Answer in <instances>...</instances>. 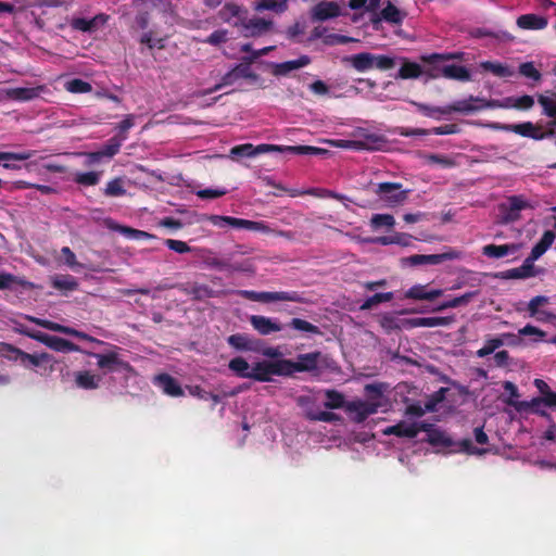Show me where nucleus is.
I'll return each mask as SVG.
<instances>
[{"label":"nucleus","instance_id":"obj_1","mask_svg":"<svg viewBox=\"0 0 556 556\" xmlns=\"http://www.w3.org/2000/svg\"><path fill=\"white\" fill-rule=\"evenodd\" d=\"M412 104L416 106V109L428 117H434L437 114L439 115H448L453 112L462 113V114H470L483 109L496 108L500 106L497 101H486L484 99H480L473 96H470L468 99L458 100L454 103L446 106H431L425 103L412 101Z\"/></svg>","mask_w":556,"mask_h":556},{"label":"nucleus","instance_id":"obj_2","mask_svg":"<svg viewBox=\"0 0 556 556\" xmlns=\"http://www.w3.org/2000/svg\"><path fill=\"white\" fill-rule=\"evenodd\" d=\"M237 294L241 298L253 301V302H263L270 303L276 301H286V302H294L302 303L303 296L298 291H262L257 292L254 290H238Z\"/></svg>","mask_w":556,"mask_h":556},{"label":"nucleus","instance_id":"obj_3","mask_svg":"<svg viewBox=\"0 0 556 556\" xmlns=\"http://www.w3.org/2000/svg\"><path fill=\"white\" fill-rule=\"evenodd\" d=\"M400 182H379L371 184L372 192L388 206L402 204L408 195V190H404Z\"/></svg>","mask_w":556,"mask_h":556},{"label":"nucleus","instance_id":"obj_4","mask_svg":"<svg viewBox=\"0 0 556 556\" xmlns=\"http://www.w3.org/2000/svg\"><path fill=\"white\" fill-rule=\"evenodd\" d=\"M283 363V358L277 361L264 359L256 362L251 367L250 379L260 382H270L273 381V376L287 377L286 367Z\"/></svg>","mask_w":556,"mask_h":556},{"label":"nucleus","instance_id":"obj_5","mask_svg":"<svg viewBox=\"0 0 556 556\" xmlns=\"http://www.w3.org/2000/svg\"><path fill=\"white\" fill-rule=\"evenodd\" d=\"M323 354L319 351L300 354L296 361L283 358L287 377L293 376L295 372H314L319 368V362Z\"/></svg>","mask_w":556,"mask_h":556},{"label":"nucleus","instance_id":"obj_6","mask_svg":"<svg viewBox=\"0 0 556 556\" xmlns=\"http://www.w3.org/2000/svg\"><path fill=\"white\" fill-rule=\"evenodd\" d=\"M24 333L56 352L70 353L80 351L77 344L61 337L50 336L41 331H25Z\"/></svg>","mask_w":556,"mask_h":556},{"label":"nucleus","instance_id":"obj_7","mask_svg":"<svg viewBox=\"0 0 556 556\" xmlns=\"http://www.w3.org/2000/svg\"><path fill=\"white\" fill-rule=\"evenodd\" d=\"M325 141L334 148L351 149L356 151L377 150L384 142L382 137L376 135H368L366 136L365 140L329 139Z\"/></svg>","mask_w":556,"mask_h":556},{"label":"nucleus","instance_id":"obj_8","mask_svg":"<svg viewBox=\"0 0 556 556\" xmlns=\"http://www.w3.org/2000/svg\"><path fill=\"white\" fill-rule=\"evenodd\" d=\"M462 253L459 251L450 249L448 251H445L443 253L439 254H414L404 260V262L410 266H418V265H438L446 261L457 260L460 258Z\"/></svg>","mask_w":556,"mask_h":556},{"label":"nucleus","instance_id":"obj_9","mask_svg":"<svg viewBox=\"0 0 556 556\" xmlns=\"http://www.w3.org/2000/svg\"><path fill=\"white\" fill-rule=\"evenodd\" d=\"M249 15V10L241 4L236 2H226L223 8L218 11V17L227 24L240 29Z\"/></svg>","mask_w":556,"mask_h":556},{"label":"nucleus","instance_id":"obj_10","mask_svg":"<svg viewBox=\"0 0 556 556\" xmlns=\"http://www.w3.org/2000/svg\"><path fill=\"white\" fill-rule=\"evenodd\" d=\"M380 406V402L356 400L348 402L345 404V410L349 414H354L352 416L353 421L361 424L364 422L370 415L376 414Z\"/></svg>","mask_w":556,"mask_h":556},{"label":"nucleus","instance_id":"obj_11","mask_svg":"<svg viewBox=\"0 0 556 556\" xmlns=\"http://www.w3.org/2000/svg\"><path fill=\"white\" fill-rule=\"evenodd\" d=\"M296 404L304 409L305 418L308 420L324 422H336L341 420V417L336 413L314 410V399L311 396H299L296 399Z\"/></svg>","mask_w":556,"mask_h":556},{"label":"nucleus","instance_id":"obj_12","mask_svg":"<svg viewBox=\"0 0 556 556\" xmlns=\"http://www.w3.org/2000/svg\"><path fill=\"white\" fill-rule=\"evenodd\" d=\"M274 27V22L263 17H245L243 25L240 27V34L245 38H256L269 33Z\"/></svg>","mask_w":556,"mask_h":556},{"label":"nucleus","instance_id":"obj_13","mask_svg":"<svg viewBox=\"0 0 556 556\" xmlns=\"http://www.w3.org/2000/svg\"><path fill=\"white\" fill-rule=\"evenodd\" d=\"M90 355L97 358V365L101 369H106L109 371H130L132 369V366L128 362L121 359L118 354L115 352H110L106 354L90 353Z\"/></svg>","mask_w":556,"mask_h":556},{"label":"nucleus","instance_id":"obj_14","mask_svg":"<svg viewBox=\"0 0 556 556\" xmlns=\"http://www.w3.org/2000/svg\"><path fill=\"white\" fill-rule=\"evenodd\" d=\"M341 15V8L334 1H320L311 11L313 22H325Z\"/></svg>","mask_w":556,"mask_h":556},{"label":"nucleus","instance_id":"obj_15","mask_svg":"<svg viewBox=\"0 0 556 556\" xmlns=\"http://www.w3.org/2000/svg\"><path fill=\"white\" fill-rule=\"evenodd\" d=\"M249 321L253 329L261 336H269L283 329V325L280 324L277 319L262 315H251L249 317Z\"/></svg>","mask_w":556,"mask_h":556},{"label":"nucleus","instance_id":"obj_16","mask_svg":"<svg viewBox=\"0 0 556 556\" xmlns=\"http://www.w3.org/2000/svg\"><path fill=\"white\" fill-rule=\"evenodd\" d=\"M153 384L160 388L166 395L173 397H179L184 395V390L180 383L169 374L163 372L154 376Z\"/></svg>","mask_w":556,"mask_h":556},{"label":"nucleus","instance_id":"obj_17","mask_svg":"<svg viewBox=\"0 0 556 556\" xmlns=\"http://www.w3.org/2000/svg\"><path fill=\"white\" fill-rule=\"evenodd\" d=\"M427 432L426 441L432 446L450 447L453 445L452 440L444 431L434 428L432 424L419 422V432Z\"/></svg>","mask_w":556,"mask_h":556},{"label":"nucleus","instance_id":"obj_18","mask_svg":"<svg viewBox=\"0 0 556 556\" xmlns=\"http://www.w3.org/2000/svg\"><path fill=\"white\" fill-rule=\"evenodd\" d=\"M497 128L515 132L522 137L532 138L534 140H542L545 138L546 134L541 131L539 127H536L531 122H525L520 124H510V125H502Z\"/></svg>","mask_w":556,"mask_h":556},{"label":"nucleus","instance_id":"obj_19","mask_svg":"<svg viewBox=\"0 0 556 556\" xmlns=\"http://www.w3.org/2000/svg\"><path fill=\"white\" fill-rule=\"evenodd\" d=\"M443 295L442 289H429L428 285H414L405 291V299L433 301Z\"/></svg>","mask_w":556,"mask_h":556},{"label":"nucleus","instance_id":"obj_20","mask_svg":"<svg viewBox=\"0 0 556 556\" xmlns=\"http://www.w3.org/2000/svg\"><path fill=\"white\" fill-rule=\"evenodd\" d=\"M53 356L49 353L42 352L39 354H29L24 352V355L21 361V365L24 368H47L46 365H49V371H53Z\"/></svg>","mask_w":556,"mask_h":556},{"label":"nucleus","instance_id":"obj_21","mask_svg":"<svg viewBox=\"0 0 556 556\" xmlns=\"http://www.w3.org/2000/svg\"><path fill=\"white\" fill-rule=\"evenodd\" d=\"M455 321L454 316H435V317H415L408 319V325L413 328L425 327H446Z\"/></svg>","mask_w":556,"mask_h":556},{"label":"nucleus","instance_id":"obj_22","mask_svg":"<svg viewBox=\"0 0 556 556\" xmlns=\"http://www.w3.org/2000/svg\"><path fill=\"white\" fill-rule=\"evenodd\" d=\"M517 26L525 30H542L547 27L548 20L545 16L528 13L517 17Z\"/></svg>","mask_w":556,"mask_h":556},{"label":"nucleus","instance_id":"obj_23","mask_svg":"<svg viewBox=\"0 0 556 556\" xmlns=\"http://www.w3.org/2000/svg\"><path fill=\"white\" fill-rule=\"evenodd\" d=\"M520 249L517 243L506 244H486L482 248V254L489 258L500 260L508 255L516 254Z\"/></svg>","mask_w":556,"mask_h":556},{"label":"nucleus","instance_id":"obj_24","mask_svg":"<svg viewBox=\"0 0 556 556\" xmlns=\"http://www.w3.org/2000/svg\"><path fill=\"white\" fill-rule=\"evenodd\" d=\"M382 432L384 435L414 439L419 433V424L408 425L405 421H400L396 425L387 427Z\"/></svg>","mask_w":556,"mask_h":556},{"label":"nucleus","instance_id":"obj_25","mask_svg":"<svg viewBox=\"0 0 556 556\" xmlns=\"http://www.w3.org/2000/svg\"><path fill=\"white\" fill-rule=\"evenodd\" d=\"M533 261L528 256L521 266L510 268L502 273V277L505 279H527L536 276V269L533 265Z\"/></svg>","mask_w":556,"mask_h":556},{"label":"nucleus","instance_id":"obj_26","mask_svg":"<svg viewBox=\"0 0 556 556\" xmlns=\"http://www.w3.org/2000/svg\"><path fill=\"white\" fill-rule=\"evenodd\" d=\"M312 62L308 55H301L296 60H290L281 63H277L274 65L273 74L275 76H286L291 71L302 68L304 66L309 65Z\"/></svg>","mask_w":556,"mask_h":556},{"label":"nucleus","instance_id":"obj_27","mask_svg":"<svg viewBox=\"0 0 556 556\" xmlns=\"http://www.w3.org/2000/svg\"><path fill=\"white\" fill-rule=\"evenodd\" d=\"M223 220L226 222L227 227H232L237 229H247L251 231L262 232H267L269 230V227L264 222H254L232 216H226V219Z\"/></svg>","mask_w":556,"mask_h":556},{"label":"nucleus","instance_id":"obj_28","mask_svg":"<svg viewBox=\"0 0 556 556\" xmlns=\"http://www.w3.org/2000/svg\"><path fill=\"white\" fill-rule=\"evenodd\" d=\"M43 91V86L17 87L8 90L7 94L11 100L25 102L36 99Z\"/></svg>","mask_w":556,"mask_h":556},{"label":"nucleus","instance_id":"obj_29","mask_svg":"<svg viewBox=\"0 0 556 556\" xmlns=\"http://www.w3.org/2000/svg\"><path fill=\"white\" fill-rule=\"evenodd\" d=\"M556 233L553 230L544 231L541 239L532 248L529 257L534 262L539 260L553 244L555 241Z\"/></svg>","mask_w":556,"mask_h":556},{"label":"nucleus","instance_id":"obj_30","mask_svg":"<svg viewBox=\"0 0 556 556\" xmlns=\"http://www.w3.org/2000/svg\"><path fill=\"white\" fill-rule=\"evenodd\" d=\"M345 61L357 72H366L374 68L372 53L361 52L345 58Z\"/></svg>","mask_w":556,"mask_h":556},{"label":"nucleus","instance_id":"obj_31","mask_svg":"<svg viewBox=\"0 0 556 556\" xmlns=\"http://www.w3.org/2000/svg\"><path fill=\"white\" fill-rule=\"evenodd\" d=\"M548 303V298L547 296H544V295H536L534 298H532L530 300V302L528 303V311L530 313V316L532 317H536L538 320L540 321H547L549 320L552 317H554V315L552 313H548V312H540L539 311V307L541 305H544V304H547Z\"/></svg>","mask_w":556,"mask_h":556},{"label":"nucleus","instance_id":"obj_32","mask_svg":"<svg viewBox=\"0 0 556 556\" xmlns=\"http://www.w3.org/2000/svg\"><path fill=\"white\" fill-rule=\"evenodd\" d=\"M479 294V291H469V292H466L459 296H455L448 301H444L442 302L441 304H439L437 307H434L432 309V312H442L444 309H447V308H455V307H459V306H465L467 305L468 303H470V301Z\"/></svg>","mask_w":556,"mask_h":556},{"label":"nucleus","instance_id":"obj_33","mask_svg":"<svg viewBox=\"0 0 556 556\" xmlns=\"http://www.w3.org/2000/svg\"><path fill=\"white\" fill-rule=\"evenodd\" d=\"M441 74L445 78L460 81H468L471 77L470 72L465 66L457 64L444 65L441 68Z\"/></svg>","mask_w":556,"mask_h":556},{"label":"nucleus","instance_id":"obj_34","mask_svg":"<svg viewBox=\"0 0 556 556\" xmlns=\"http://www.w3.org/2000/svg\"><path fill=\"white\" fill-rule=\"evenodd\" d=\"M51 286L60 291H75L78 289V281L72 275H54L51 277Z\"/></svg>","mask_w":556,"mask_h":556},{"label":"nucleus","instance_id":"obj_35","mask_svg":"<svg viewBox=\"0 0 556 556\" xmlns=\"http://www.w3.org/2000/svg\"><path fill=\"white\" fill-rule=\"evenodd\" d=\"M13 285H18L27 290H33L36 288L34 282L14 276L10 273H1L0 274V290L10 289Z\"/></svg>","mask_w":556,"mask_h":556},{"label":"nucleus","instance_id":"obj_36","mask_svg":"<svg viewBox=\"0 0 556 556\" xmlns=\"http://www.w3.org/2000/svg\"><path fill=\"white\" fill-rule=\"evenodd\" d=\"M227 343L238 351H253L254 341L247 333H235L227 338Z\"/></svg>","mask_w":556,"mask_h":556},{"label":"nucleus","instance_id":"obj_37","mask_svg":"<svg viewBox=\"0 0 556 556\" xmlns=\"http://www.w3.org/2000/svg\"><path fill=\"white\" fill-rule=\"evenodd\" d=\"M505 403L513 406L518 412L530 410L532 413H539V407L544 405L542 396L533 397L530 401H514L513 399H507Z\"/></svg>","mask_w":556,"mask_h":556},{"label":"nucleus","instance_id":"obj_38","mask_svg":"<svg viewBox=\"0 0 556 556\" xmlns=\"http://www.w3.org/2000/svg\"><path fill=\"white\" fill-rule=\"evenodd\" d=\"M126 139L124 136L122 139H118L116 137H113L109 140L108 144L104 146L103 150L100 152H94L90 154V157L93 162L99 161L101 156H109L112 157L115 154L118 153L122 141Z\"/></svg>","mask_w":556,"mask_h":556},{"label":"nucleus","instance_id":"obj_39","mask_svg":"<svg viewBox=\"0 0 556 556\" xmlns=\"http://www.w3.org/2000/svg\"><path fill=\"white\" fill-rule=\"evenodd\" d=\"M380 15L383 21L395 25L402 24L405 17V13L390 1H388L387 5L381 10Z\"/></svg>","mask_w":556,"mask_h":556},{"label":"nucleus","instance_id":"obj_40","mask_svg":"<svg viewBox=\"0 0 556 556\" xmlns=\"http://www.w3.org/2000/svg\"><path fill=\"white\" fill-rule=\"evenodd\" d=\"M228 367L240 378H251V367L245 358L237 356L230 359Z\"/></svg>","mask_w":556,"mask_h":556},{"label":"nucleus","instance_id":"obj_41","mask_svg":"<svg viewBox=\"0 0 556 556\" xmlns=\"http://www.w3.org/2000/svg\"><path fill=\"white\" fill-rule=\"evenodd\" d=\"M287 327L292 328V329H294L296 331H300V332H306V333L317 334V336L323 334V332L319 329V327L313 325L312 323H309V321H307L305 319H301V318H292L287 324Z\"/></svg>","mask_w":556,"mask_h":556},{"label":"nucleus","instance_id":"obj_42","mask_svg":"<svg viewBox=\"0 0 556 556\" xmlns=\"http://www.w3.org/2000/svg\"><path fill=\"white\" fill-rule=\"evenodd\" d=\"M288 9V0H261L256 3V11H273L283 13Z\"/></svg>","mask_w":556,"mask_h":556},{"label":"nucleus","instance_id":"obj_43","mask_svg":"<svg viewBox=\"0 0 556 556\" xmlns=\"http://www.w3.org/2000/svg\"><path fill=\"white\" fill-rule=\"evenodd\" d=\"M24 355V351L11 343L0 342V357L11 362H20Z\"/></svg>","mask_w":556,"mask_h":556},{"label":"nucleus","instance_id":"obj_44","mask_svg":"<svg viewBox=\"0 0 556 556\" xmlns=\"http://www.w3.org/2000/svg\"><path fill=\"white\" fill-rule=\"evenodd\" d=\"M504 345V339H502V334L494 338H486L484 345L476 352V355L480 358H483L492 353H494L497 349Z\"/></svg>","mask_w":556,"mask_h":556},{"label":"nucleus","instance_id":"obj_45","mask_svg":"<svg viewBox=\"0 0 556 556\" xmlns=\"http://www.w3.org/2000/svg\"><path fill=\"white\" fill-rule=\"evenodd\" d=\"M99 377L89 371H79L76 375V384L86 390L97 389L99 386Z\"/></svg>","mask_w":556,"mask_h":556},{"label":"nucleus","instance_id":"obj_46","mask_svg":"<svg viewBox=\"0 0 556 556\" xmlns=\"http://www.w3.org/2000/svg\"><path fill=\"white\" fill-rule=\"evenodd\" d=\"M421 73L422 68L418 63L406 61L401 66L397 77L402 79L418 78Z\"/></svg>","mask_w":556,"mask_h":556},{"label":"nucleus","instance_id":"obj_47","mask_svg":"<svg viewBox=\"0 0 556 556\" xmlns=\"http://www.w3.org/2000/svg\"><path fill=\"white\" fill-rule=\"evenodd\" d=\"M327 401L324 403V406L328 409H338L341 407L345 408V401L342 393L337 390H327L325 392Z\"/></svg>","mask_w":556,"mask_h":556},{"label":"nucleus","instance_id":"obj_48","mask_svg":"<svg viewBox=\"0 0 556 556\" xmlns=\"http://www.w3.org/2000/svg\"><path fill=\"white\" fill-rule=\"evenodd\" d=\"M287 149L288 153L298 155H326L329 153L326 149L312 146H291Z\"/></svg>","mask_w":556,"mask_h":556},{"label":"nucleus","instance_id":"obj_49","mask_svg":"<svg viewBox=\"0 0 556 556\" xmlns=\"http://www.w3.org/2000/svg\"><path fill=\"white\" fill-rule=\"evenodd\" d=\"M508 204H509L508 215H507L508 220H516L518 218V213L521 210H525L529 206V204L521 197H518V195L510 197L508 199Z\"/></svg>","mask_w":556,"mask_h":556},{"label":"nucleus","instance_id":"obj_50","mask_svg":"<svg viewBox=\"0 0 556 556\" xmlns=\"http://www.w3.org/2000/svg\"><path fill=\"white\" fill-rule=\"evenodd\" d=\"M189 294L192 296L193 300H197V301H202L205 299L217 296V292L214 291L208 286L197 285V283L191 287Z\"/></svg>","mask_w":556,"mask_h":556},{"label":"nucleus","instance_id":"obj_51","mask_svg":"<svg viewBox=\"0 0 556 556\" xmlns=\"http://www.w3.org/2000/svg\"><path fill=\"white\" fill-rule=\"evenodd\" d=\"M393 298L392 292L376 293L364 301L361 305V309H371L380 303L392 301Z\"/></svg>","mask_w":556,"mask_h":556},{"label":"nucleus","instance_id":"obj_52","mask_svg":"<svg viewBox=\"0 0 556 556\" xmlns=\"http://www.w3.org/2000/svg\"><path fill=\"white\" fill-rule=\"evenodd\" d=\"M106 197H123L126 194V189L124 187V180L121 177L114 178L106 184V187L103 190Z\"/></svg>","mask_w":556,"mask_h":556},{"label":"nucleus","instance_id":"obj_53","mask_svg":"<svg viewBox=\"0 0 556 556\" xmlns=\"http://www.w3.org/2000/svg\"><path fill=\"white\" fill-rule=\"evenodd\" d=\"M395 225V219L391 214H374L370 218V226L377 230L379 228H392Z\"/></svg>","mask_w":556,"mask_h":556},{"label":"nucleus","instance_id":"obj_54","mask_svg":"<svg viewBox=\"0 0 556 556\" xmlns=\"http://www.w3.org/2000/svg\"><path fill=\"white\" fill-rule=\"evenodd\" d=\"M388 389L389 384L386 382L368 383L364 388L366 395L372 402H376L375 400L380 399Z\"/></svg>","mask_w":556,"mask_h":556},{"label":"nucleus","instance_id":"obj_55","mask_svg":"<svg viewBox=\"0 0 556 556\" xmlns=\"http://www.w3.org/2000/svg\"><path fill=\"white\" fill-rule=\"evenodd\" d=\"M538 102L543 108L544 115L556 118V99L553 96L539 94Z\"/></svg>","mask_w":556,"mask_h":556},{"label":"nucleus","instance_id":"obj_56","mask_svg":"<svg viewBox=\"0 0 556 556\" xmlns=\"http://www.w3.org/2000/svg\"><path fill=\"white\" fill-rule=\"evenodd\" d=\"M252 62L243 61L242 63L235 66L236 73L238 74V79L244 78L249 79L252 83H256L260 79L258 74L252 71L250 64Z\"/></svg>","mask_w":556,"mask_h":556},{"label":"nucleus","instance_id":"obj_57","mask_svg":"<svg viewBox=\"0 0 556 556\" xmlns=\"http://www.w3.org/2000/svg\"><path fill=\"white\" fill-rule=\"evenodd\" d=\"M74 181L81 186H96L100 181V173H98V172L77 173L74 177Z\"/></svg>","mask_w":556,"mask_h":556},{"label":"nucleus","instance_id":"obj_58","mask_svg":"<svg viewBox=\"0 0 556 556\" xmlns=\"http://www.w3.org/2000/svg\"><path fill=\"white\" fill-rule=\"evenodd\" d=\"M65 87L66 90L72 93H87L92 90L91 84L80 78H74L67 81Z\"/></svg>","mask_w":556,"mask_h":556},{"label":"nucleus","instance_id":"obj_59","mask_svg":"<svg viewBox=\"0 0 556 556\" xmlns=\"http://www.w3.org/2000/svg\"><path fill=\"white\" fill-rule=\"evenodd\" d=\"M482 67L498 77H507L511 75L508 66L502 63L486 61L482 63Z\"/></svg>","mask_w":556,"mask_h":556},{"label":"nucleus","instance_id":"obj_60","mask_svg":"<svg viewBox=\"0 0 556 556\" xmlns=\"http://www.w3.org/2000/svg\"><path fill=\"white\" fill-rule=\"evenodd\" d=\"M100 17L99 16H96L91 20H87V18H84V17H77V18H74L72 21V27L76 30H80V31H84V33H87V31H92L96 29L97 27V20Z\"/></svg>","mask_w":556,"mask_h":556},{"label":"nucleus","instance_id":"obj_61","mask_svg":"<svg viewBox=\"0 0 556 556\" xmlns=\"http://www.w3.org/2000/svg\"><path fill=\"white\" fill-rule=\"evenodd\" d=\"M237 80H238V74L236 73V68L233 67L222 77V79L218 84H216L214 87H212L207 91H205V94H210L215 91H218L223 87L233 85Z\"/></svg>","mask_w":556,"mask_h":556},{"label":"nucleus","instance_id":"obj_62","mask_svg":"<svg viewBox=\"0 0 556 556\" xmlns=\"http://www.w3.org/2000/svg\"><path fill=\"white\" fill-rule=\"evenodd\" d=\"M518 72L520 75L533 79L535 81H540L542 78V74L540 71L534 66L533 62H525L521 63L518 67Z\"/></svg>","mask_w":556,"mask_h":556},{"label":"nucleus","instance_id":"obj_63","mask_svg":"<svg viewBox=\"0 0 556 556\" xmlns=\"http://www.w3.org/2000/svg\"><path fill=\"white\" fill-rule=\"evenodd\" d=\"M372 60H374V68H377L379 71H388V70L393 68L395 65L394 58L389 56V55L372 53Z\"/></svg>","mask_w":556,"mask_h":556},{"label":"nucleus","instance_id":"obj_64","mask_svg":"<svg viewBox=\"0 0 556 556\" xmlns=\"http://www.w3.org/2000/svg\"><path fill=\"white\" fill-rule=\"evenodd\" d=\"M191 394L193 396H197L198 399L200 400H203V401H212V409H214V407L220 402V396L218 394H215V393H212V392H208V391H205L204 389H202L201 387H194L192 390H191Z\"/></svg>","mask_w":556,"mask_h":556}]
</instances>
